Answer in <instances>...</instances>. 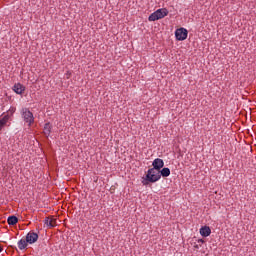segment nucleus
I'll list each match as a JSON object with an SVG mask.
<instances>
[{
	"mask_svg": "<svg viewBox=\"0 0 256 256\" xmlns=\"http://www.w3.org/2000/svg\"><path fill=\"white\" fill-rule=\"evenodd\" d=\"M187 35H189V32L185 28H178L175 31L177 41H185V39H187Z\"/></svg>",
	"mask_w": 256,
	"mask_h": 256,
	"instance_id": "20e7f679",
	"label": "nucleus"
},
{
	"mask_svg": "<svg viewBox=\"0 0 256 256\" xmlns=\"http://www.w3.org/2000/svg\"><path fill=\"white\" fill-rule=\"evenodd\" d=\"M200 235H202V237H209V235H211V228L209 226H203L200 228Z\"/></svg>",
	"mask_w": 256,
	"mask_h": 256,
	"instance_id": "1a4fd4ad",
	"label": "nucleus"
},
{
	"mask_svg": "<svg viewBox=\"0 0 256 256\" xmlns=\"http://www.w3.org/2000/svg\"><path fill=\"white\" fill-rule=\"evenodd\" d=\"M13 91L17 93V95H23L25 92V86L21 83H17L13 86Z\"/></svg>",
	"mask_w": 256,
	"mask_h": 256,
	"instance_id": "6e6552de",
	"label": "nucleus"
},
{
	"mask_svg": "<svg viewBox=\"0 0 256 256\" xmlns=\"http://www.w3.org/2000/svg\"><path fill=\"white\" fill-rule=\"evenodd\" d=\"M9 121V116H4L1 120H0V131L1 129H3V127H5V125H7V122Z\"/></svg>",
	"mask_w": 256,
	"mask_h": 256,
	"instance_id": "4468645a",
	"label": "nucleus"
},
{
	"mask_svg": "<svg viewBox=\"0 0 256 256\" xmlns=\"http://www.w3.org/2000/svg\"><path fill=\"white\" fill-rule=\"evenodd\" d=\"M153 168L156 171H161V169H163V167H165V162H163V159L161 158H156L153 163H152Z\"/></svg>",
	"mask_w": 256,
	"mask_h": 256,
	"instance_id": "423d86ee",
	"label": "nucleus"
},
{
	"mask_svg": "<svg viewBox=\"0 0 256 256\" xmlns=\"http://www.w3.org/2000/svg\"><path fill=\"white\" fill-rule=\"evenodd\" d=\"M3 251V247L0 246V253Z\"/></svg>",
	"mask_w": 256,
	"mask_h": 256,
	"instance_id": "f3484780",
	"label": "nucleus"
},
{
	"mask_svg": "<svg viewBox=\"0 0 256 256\" xmlns=\"http://www.w3.org/2000/svg\"><path fill=\"white\" fill-rule=\"evenodd\" d=\"M161 179V171L150 168L147 171L146 178L142 181L143 185H149V183H157Z\"/></svg>",
	"mask_w": 256,
	"mask_h": 256,
	"instance_id": "f257e3e1",
	"label": "nucleus"
},
{
	"mask_svg": "<svg viewBox=\"0 0 256 256\" xmlns=\"http://www.w3.org/2000/svg\"><path fill=\"white\" fill-rule=\"evenodd\" d=\"M194 247H195V249H199V245H195Z\"/></svg>",
	"mask_w": 256,
	"mask_h": 256,
	"instance_id": "dca6fc26",
	"label": "nucleus"
},
{
	"mask_svg": "<svg viewBox=\"0 0 256 256\" xmlns=\"http://www.w3.org/2000/svg\"><path fill=\"white\" fill-rule=\"evenodd\" d=\"M39 239V235L35 232H29L26 235V241L27 243H29L30 245H33V243H37V240Z\"/></svg>",
	"mask_w": 256,
	"mask_h": 256,
	"instance_id": "39448f33",
	"label": "nucleus"
},
{
	"mask_svg": "<svg viewBox=\"0 0 256 256\" xmlns=\"http://www.w3.org/2000/svg\"><path fill=\"white\" fill-rule=\"evenodd\" d=\"M7 223L8 225H17V223H19V219L17 218V216H9L7 219Z\"/></svg>",
	"mask_w": 256,
	"mask_h": 256,
	"instance_id": "9d476101",
	"label": "nucleus"
},
{
	"mask_svg": "<svg viewBox=\"0 0 256 256\" xmlns=\"http://www.w3.org/2000/svg\"><path fill=\"white\" fill-rule=\"evenodd\" d=\"M27 240L25 239H21L20 241H18V248L20 249V251H23V249H27Z\"/></svg>",
	"mask_w": 256,
	"mask_h": 256,
	"instance_id": "9b49d317",
	"label": "nucleus"
},
{
	"mask_svg": "<svg viewBox=\"0 0 256 256\" xmlns=\"http://www.w3.org/2000/svg\"><path fill=\"white\" fill-rule=\"evenodd\" d=\"M44 223L47 227H57V218L55 216H50L45 218Z\"/></svg>",
	"mask_w": 256,
	"mask_h": 256,
	"instance_id": "0eeeda50",
	"label": "nucleus"
},
{
	"mask_svg": "<svg viewBox=\"0 0 256 256\" xmlns=\"http://www.w3.org/2000/svg\"><path fill=\"white\" fill-rule=\"evenodd\" d=\"M167 15H169V11L167 9H158L148 17V21H159V19H163L167 17Z\"/></svg>",
	"mask_w": 256,
	"mask_h": 256,
	"instance_id": "f03ea898",
	"label": "nucleus"
},
{
	"mask_svg": "<svg viewBox=\"0 0 256 256\" xmlns=\"http://www.w3.org/2000/svg\"><path fill=\"white\" fill-rule=\"evenodd\" d=\"M44 135H46V137H49V135H51V124L50 123L45 124Z\"/></svg>",
	"mask_w": 256,
	"mask_h": 256,
	"instance_id": "f8f14e48",
	"label": "nucleus"
},
{
	"mask_svg": "<svg viewBox=\"0 0 256 256\" xmlns=\"http://www.w3.org/2000/svg\"><path fill=\"white\" fill-rule=\"evenodd\" d=\"M169 175H171V170L169 168H163L160 171V177H169Z\"/></svg>",
	"mask_w": 256,
	"mask_h": 256,
	"instance_id": "ddd939ff",
	"label": "nucleus"
},
{
	"mask_svg": "<svg viewBox=\"0 0 256 256\" xmlns=\"http://www.w3.org/2000/svg\"><path fill=\"white\" fill-rule=\"evenodd\" d=\"M21 113L24 122L27 123L29 127H31L32 123H35V117H33V112H30V110L27 108H23Z\"/></svg>",
	"mask_w": 256,
	"mask_h": 256,
	"instance_id": "7ed1b4c3",
	"label": "nucleus"
},
{
	"mask_svg": "<svg viewBox=\"0 0 256 256\" xmlns=\"http://www.w3.org/2000/svg\"><path fill=\"white\" fill-rule=\"evenodd\" d=\"M198 243H205V240L199 239V240H198Z\"/></svg>",
	"mask_w": 256,
	"mask_h": 256,
	"instance_id": "2eb2a0df",
	"label": "nucleus"
}]
</instances>
